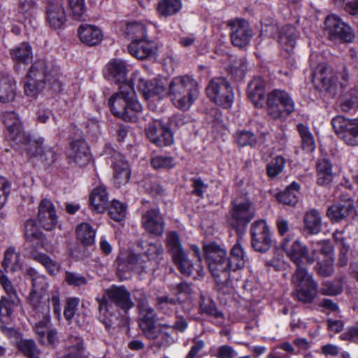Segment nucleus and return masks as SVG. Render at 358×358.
<instances>
[{"mask_svg":"<svg viewBox=\"0 0 358 358\" xmlns=\"http://www.w3.org/2000/svg\"><path fill=\"white\" fill-rule=\"evenodd\" d=\"M133 82L138 84V90L145 99L155 96L160 99L166 94L173 104L181 110H187L199 95L197 81L188 75L173 78L168 91L161 81L155 79L148 81L138 71L134 72Z\"/></svg>","mask_w":358,"mask_h":358,"instance_id":"f257e3e1","label":"nucleus"},{"mask_svg":"<svg viewBox=\"0 0 358 358\" xmlns=\"http://www.w3.org/2000/svg\"><path fill=\"white\" fill-rule=\"evenodd\" d=\"M282 249L297 266V269L292 275V282L295 286V297L304 303L312 302L317 294V283L315 281L313 275L301 264L303 259L308 264H313L315 262L313 245L311 252H309L308 247L299 240L287 237L283 240Z\"/></svg>","mask_w":358,"mask_h":358,"instance_id":"f03ea898","label":"nucleus"},{"mask_svg":"<svg viewBox=\"0 0 358 358\" xmlns=\"http://www.w3.org/2000/svg\"><path fill=\"white\" fill-rule=\"evenodd\" d=\"M134 73L131 78V84L120 86V92L114 93L108 100L112 113L124 121L139 122L143 118V106L136 99L133 82Z\"/></svg>","mask_w":358,"mask_h":358,"instance_id":"7ed1b4c3","label":"nucleus"},{"mask_svg":"<svg viewBox=\"0 0 358 358\" xmlns=\"http://www.w3.org/2000/svg\"><path fill=\"white\" fill-rule=\"evenodd\" d=\"M106 296L99 301V320L108 329L118 320L120 313L113 311L115 306L127 314L134 307L129 292L123 286L113 285L106 291Z\"/></svg>","mask_w":358,"mask_h":358,"instance_id":"20e7f679","label":"nucleus"},{"mask_svg":"<svg viewBox=\"0 0 358 358\" xmlns=\"http://www.w3.org/2000/svg\"><path fill=\"white\" fill-rule=\"evenodd\" d=\"M47 63L44 59L35 61L29 69L24 80V90L27 96L36 98L48 83L54 92L62 90V84L55 73L47 70Z\"/></svg>","mask_w":358,"mask_h":358,"instance_id":"39448f33","label":"nucleus"},{"mask_svg":"<svg viewBox=\"0 0 358 358\" xmlns=\"http://www.w3.org/2000/svg\"><path fill=\"white\" fill-rule=\"evenodd\" d=\"M166 245L171 253L175 264L178 269L185 275H193L194 278L204 275L203 267L197 264L194 268L192 262L187 258V255L182 247L178 235L173 231L167 234Z\"/></svg>","mask_w":358,"mask_h":358,"instance_id":"423d86ee","label":"nucleus"},{"mask_svg":"<svg viewBox=\"0 0 358 358\" xmlns=\"http://www.w3.org/2000/svg\"><path fill=\"white\" fill-rule=\"evenodd\" d=\"M267 113L274 120H283L295 110V103L290 94L282 90L275 89L267 95Z\"/></svg>","mask_w":358,"mask_h":358,"instance_id":"0eeeda50","label":"nucleus"},{"mask_svg":"<svg viewBox=\"0 0 358 358\" xmlns=\"http://www.w3.org/2000/svg\"><path fill=\"white\" fill-rule=\"evenodd\" d=\"M313 255L316 262L315 269L319 275L328 277L334 273V252L329 241L322 240L313 243Z\"/></svg>","mask_w":358,"mask_h":358,"instance_id":"6e6552de","label":"nucleus"},{"mask_svg":"<svg viewBox=\"0 0 358 358\" xmlns=\"http://www.w3.org/2000/svg\"><path fill=\"white\" fill-rule=\"evenodd\" d=\"M136 296L139 310L138 324L145 336L150 340H155L159 336L160 331L156 327V314L154 309L149 305L144 294L137 292Z\"/></svg>","mask_w":358,"mask_h":358,"instance_id":"1a4fd4ad","label":"nucleus"},{"mask_svg":"<svg viewBox=\"0 0 358 358\" xmlns=\"http://www.w3.org/2000/svg\"><path fill=\"white\" fill-rule=\"evenodd\" d=\"M206 94L213 102L222 108H229L234 103V90L225 78L212 79L206 87Z\"/></svg>","mask_w":358,"mask_h":358,"instance_id":"9d476101","label":"nucleus"},{"mask_svg":"<svg viewBox=\"0 0 358 358\" xmlns=\"http://www.w3.org/2000/svg\"><path fill=\"white\" fill-rule=\"evenodd\" d=\"M255 210L248 200L234 201L229 212L228 221L234 229L245 227L255 217Z\"/></svg>","mask_w":358,"mask_h":358,"instance_id":"9b49d317","label":"nucleus"},{"mask_svg":"<svg viewBox=\"0 0 358 358\" xmlns=\"http://www.w3.org/2000/svg\"><path fill=\"white\" fill-rule=\"evenodd\" d=\"M116 262L117 275L121 280L129 278L131 271H143L146 268L141 257L129 251L121 252Z\"/></svg>","mask_w":358,"mask_h":358,"instance_id":"f8f14e48","label":"nucleus"},{"mask_svg":"<svg viewBox=\"0 0 358 358\" xmlns=\"http://www.w3.org/2000/svg\"><path fill=\"white\" fill-rule=\"evenodd\" d=\"M250 233L253 248L260 252L268 251L272 245V239L268 225L264 220H258L251 225Z\"/></svg>","mask_w":358,"mask_h":358,"instance_id":"ddd939ff","label":"nucleus"},{"mask_svg":"<svg viewBox=\"0 0 358 358\" xmlns=\"http://www.w3.org/2000/svg\"><path fill=\"white\" fill-rule=\"evenodd\" d=\"M324 25L331 40L340 39L349 42L353 38L350 27L336 15H328Z\"/></svg>","mask_w":358,"mask_h":358,"instance_id":"4468645a","label":"nucleus"},{"mask_svg":"<svg viewBox=\"0 0 358 358\" xmlns=\"http://www.w3.org/2000/svg\"><path fill=\"white\" fill-rule=\"evenodd\" d=\"M2 120L8 132V136L16 144L23 147L30 140L22 129L21 121L15 112H6L2 114Z\"/></svg>","mask_w":358,"mask_h":358,"instance_id":"2eb2a0df","label":"nucleus"},{"mask_svg":"<svg viewBox=\"0 0 358 358\" xmlns=\"http://www.w3.org/2000/svg\"><path fill=\"white\" fill-rule=\"evenodd\" d=\"M146 135L157 146H168L173 143L171 130L159 120H155L146 129Z\"/></svg>","mask_w":358,"mask_h":358,"instance_id":"dca6fc26","label":"nucleus"},{"mask_svg":"<svg viewBox=\"0 0 358 358\" xmlns=\"http://www.w3.org/2000/svg\"><path fill=\"white\" fill-rule=\"evenodd\" d=\"M31 157H38L45 166H50L56 159L55 153L49 146H43L41 140L30 139L23 147Z\"/></svg>","mask_w":358,"mask_h":358,"instance_id":"f3484780","label":"nucleus"},{"mask_svg":"<svg viewBox=\"0 0 358 358\" xmlns=\"http://www.w3.org/2000/svg\"><path fill=\"white\" fill-rule=\"evenodd\" d=\"M66 13L62 0H48L46 21L53 29H61L66 22Z\"/></svg>","mask_w":358,"mask_h":358,"instance_id":"a211bd4d","label":"nucleus"},{"mask_svg":"<svg viewBox=\"0 0 358 358\" xmlns=\"http://www.w3.org/2000/svg\"><path fill=\"white\" fill-rule=\"evenodd\" d=\"M127 68L126 62L120 59L110 60L106 66L103 71L104 76L109 80L123 85L131 84L127 82Z\"/></svg>","mask_w":358,"mask_h":358,"instance_id":"6ab92c4d","label":"nucleus"},{"mask_svg":"<svg viewBox=\"0 0 358 358\" xmlns=\"http://www.w3.org/2000/svg\"><path fill=\"white\" fill-rule=\"evenodd\" d=\"M229 24L231 27L232 44L238 48L246 46L252 37L248 22L244 20H236L231 21Z\"/></svg>","mask_w":358,"mask_h":358,"instance_id":"aec40b11","label":"nucleus"},{"mask_svg":"<svg viewBox=\"0 0 358 358\" xmlns=\"http://www.w3.org/2000/svg\"><path fill=\"white\" fill-rule=\"evenodd\" d=\"M38 220L41 226L47 231H51L57 226V216L55 206L50 200L44 199L41 201Z\"/></svg>","mask_w":358,"mask_h":358,"instance_id":"412c9836","label":"nucleus"},{"mask_svg":"<svg viewBox=\"0 0 358 358\" xmlns=\"http://www.w3.org/2000/svg\"><path fill=\"white\" fill-rule=\"evenodd\" d=\"M114 182L118 187L128 182L131 171L127 162L120 152H115L111 157Z\"/></svg>","mask_w":358,"mask_h":358,"instance_id":"4be33fe9","label":"nucleus"},{"mask_svg":"<svg viewBox=\"0 0 358 358\" xmlns=\"http://www.w3.org/2000/svg\"><path fill=\"white\" fill-rule=\"evenodd\" d=\"M71 164L79 166L86 164L90 160L89 149L85 141L79 139L73 141L66 151Z\"/></svg>","mask_w":358,"mask_h":358,"instance_id":"5701e85b","label":"nucleus"},{"mask_svg":"<svg viewBox=\"0 0 358 358\" xmlns=\"http://www.w3.org/2000/svg\"><path fill=\"white\" fill-rule=\"evenodd\" d=\"M157 50L154 41L145 38L135 39L128 45L129 52L138 59H145L155 56Z\"/></svg>","mask_w":358,"mask_h":358,"instance_id":"b1692460","label":"nucleus"},{"mask_svg":"<svg viewBox=\"0 0 358 358\" xmlns=\"http://www.w3.org/2000/svg\"><path fill=\"white\" fill-rule=\"evenodd\" d=\"M142 224L145 229L150 234L159 236L164 232L163 217L157 208L148 210L143 215Z\"/></svg>","mask_w":358,"mask_h":358,"instance_id":"393cba45","label":"nucleus"},{"mask_svg":"<svg viewBox=\"0 0 358 358\" xmlns=\"http://www.w3.org/2000/svg\"><path fill=\"white\" fill-rule=\"evenodd\" d=\"M354 211V203L351 199L341 201L329 207L327 211V217L335 222L346 218Z\"/></svg>","mask_w":358,"mask_h":358,"instance_id":"a878e982","label":"nucleus"},{"mask_svg":"<svg viewBox=\"0 0 358 358\" xmlns=\"http://www.w3.org/2000/svg\"><path fill=\"white\" fill-rule=\"evenodd\" d=\"M78 36L80 41L89 46L99 44L103 38L99 28L94 25L83 24L78 29Z\"/></svg>","mask_w":358,"mask_h":358,"instance_id":"bb28decb","label":"nucleus"},{"mask_svg":"<svg viewBox=\"0 0 358 358\" xmlns=\"http://www.w3.org/2000/svg\"><path fill=\"white\" fill-rule=\"evenodd\" d=\"M341 74L332 76L331 69L324 64H320L313 73V81H319L323 84V87L329 89L331 86H336L338 83V76Z\"/></svg>","mask_w":358,"mask_h":358,"instance_id":"cd10ccee","label":"nucleus"},{"mask_svg":"<svg viewBox=\"0 0 358 358\" xmlns=\"http://www.w3.org/2000/svg\"><path fill=\"white\" fill-rule=\"evenodd\" d=\"M90 203L92 210L103 213L108 206V197L106 189L103 186L94 188L90 196Z\"/></svg>","mask_w":358,"mask_h":358,"instance_id":"c85d7f7f","label":"nucleus"},{"mask_svg":"<svg viewBox=\"0 0 358 358\" xmlns=\"http://www.w3.org/2000/svg\"><path fill=\"white\" fill-rule=\"evenodd\" d=\"M264 80L261 77L254 78L248 85V96L256 106L262 105L265 93Z\"/></svg>","mask_w":358,"mask_h":358,"instance_id":"c756f323","label":"nucleus"},{"mask_svg":"<svg viewBox=\"0 0 358 358\" xmlns=\"http://www.w3.org/2000/svg\"><path fill=\"white\" fill-rule=\"evenodd\" d=\"M203 248L208 267L213 269L215 262L227 258V251L215 243H205Z\"/></svg>","mask_w":358,"mask_h":358,"instance_id":"7c9ffc66","label":"nucleus"},{"mask_svg":"<svg viewBox=\"0 0 358 358\" xmlns=\"http://www.w3.org/2000/svg\"><path fill=\"white\" fill-rule=\"evenodd\" d=\"M16 94V83L9 76H3L0 78V101L3 103L14 100Z\"/></svg>","mask_w":358,"mask_h":358,"instance_id":"2f4dec72","label":"nucleus"},{"mask_svg":"<svg viewBox=\"0 0 358 358\" xmlns=\"http://www.w3.org/2000/svg\"><path fill=\"white\" fill-rule=\"evenodd\" d=\"M208 268L218 285H228L229 277L228 270H231V266L227 262V258L215 262L214 269L210 267Z\"/></svg>","mask_w":358,"mask_h":358,"instance_id":"473e14b6","label":"nucleus"},{"mask_svg":"<svg viewBox=\"0 0 358 358\" xmlns=\"http://www.w3.org/2000/svg\"><path fill=\"white\" fill-rule=\"evenodd\" d=\"M297 33L295 27L291 25L284 26L279 34V43L287 52H291L296 44Z\"/></svg>","mask_w":358,"mask_h":358,"instance_id":"72a5a7b5","label":"nucleus"},{"mask_svg":"<svg viewBox=\"0 0 358 358\" xmlns=\"http://www.w3.org/2000/svg\"><path fill=\"white\" fill-rule=\"evenodd\" d=\"M83 341L78 336H70L66 341V352L60 358H87L83 353Z\"/></svg>","mask_w":358,"mask_h":358,"instance_id":"f704fd0d","label":"nucleus"},{"mask_svg":"<svg viewBox=\"0 0 358 358\" xmlns=\"http://www.w3.org/2000/svg\"><path fill=\"white\" fill-rule=\"evenodd\" d=\"M1 265L6 272L20 270L22 268L20 255L13 248H8L4 253Z\"/></svg>","mask_w":358,"mask_h":358,"instance_id":"c9c22d12","label":"nucleus"},{"mask_svg":"<svg viewBox=\"0 0 358 358\" xmlns=\"http://www.w3.org/2000/svg\"><path fill=\"white\" fill-rule=\"evenodd\" d=\"M317 173L319 185L329 184L333 179L332 164L326 159L319 160L317 163Z\"/></svg>","mask_w":358,"mask_h":358,"instance_id":"e433bc0d","label":"nucleus"},{"mask_svg":"<svg viewBox=\"0 0 358 358\" xmlns=\"http://www.w3.org/2000/svg\"><path fill=\"white\" fill-rule=\"evenodd\" d=\"M47 278L43 275H37L32 280L33 291L30 294V303L37 308L38 299L48 287Z\"/></svg>","mask_w":358,"mask_h":358,"instance_id":"4c0bfd02","label":"nucleus"},{"mask_svg":"<svg viewBox=\"0 0 358 358\" xmlns=\"http://www.w3.org/2000/svg\"><path fill=\"white\" fill-rule=\"evenodd\" d=\"M13 60L18 63L26 64L32 59V50L27 43H22L10 50Z\"/></svg>","mask_w":358,"mask_h":358,"instance_id":"58836bf2","label":"nucleus"},{"mask_svg":"<svg viewBox=\"0 0 358 358\" xmlns=\"http://www.w3.org/2000/svg\"><path fill=\"white\" fill-rule=\"evenodd\" d=\"M227 262L231 266V270L236 271L242 268L245 263V252L240 240L234 245L231 250V255Z\"/></svg>","mask_w":358,"mask_h":358,"instance_id":"ea45409f","label":"nucleus"},{"mask_svg":"<svg viewBox=\"0 0 358 358\" xmlns=\"http://www.w3.org/2000/svg\"><path fill=\"white\" fill-rule=\"evenodd\" d=\"M304 224L311 234H317L322 229V217L320 213L313 209L304 216Z\"/></svg>","mask_w":358,"mask_h":358,"instance_id":"a19ab883","label":"nucleus"},{"mask_svg":"<svg viewBox=\"0 0 358 358\" xmlns=\"http://www.w3.org/2000/svg\"><path fill=\"white\" fill-rule=\"evenodd\" d=\"M78 239L85 245H92L94 242L96 231L88 223L79 224L76 230Z\"/></svg>","mask_w":358,"mask_h":358,"instance_id":"79ce46f5","label":"nucleus"},{"mask_svg":"<svg viewBox=\"0 0 358 358\" xmlns=\"http://www.w3.org/2000/svg\"><path fill=\"white\" fill-rule=\"evenodd\" d=\"M335 242L340 246L339 264L345 266L348 262V255L350 246L343 231H336L333 234Z\"/></svg>","mask_w":358,"mask_h":358,"instance_id":"37998d69","label":"nucleus"},{"mask_svg":"<svg viewBox=\"0 0 358 358\" xmlns=\"http://www.w3.org/2000/svg\"><path fill=\"white\" fill-rule=\"evenodd\" d=\"M297 129L301 138L303 150L307 152H313L315 150L316 145L313 136L308 127L303 124H299Z\"/></svg>","mask_w":358,"mask_h":358,"instance_id":"c03bdc74","label":"nucleus"},{"mask_svg":"<svg viewBox=\"0 0 358 358\" xmlns=\"http://www.w3.org/2000/svg\"><path fill=\"white\" fill-rule=\"evenodd\" d=\"M235 142L241 147H254L257 142V136L250 130L240 129L234 135Z\"/></svg>","mask_w":358,"mask_h":358,"instance_id":"a18cd8bd","label":"nucleus"},{"mask_svg":"<svg viewBox=\"0 0 358 358\" xmlns=\"http://www.w3.org/2000/svg\"><path fill=\"white\" fill-rule=\"evenodd\" d=\"M182 8L180 0H162L158 3V11L164 16L177 13Z\"/></svg>","mask_w":358,"mask_h":358,"instance_id":"49530a36","label":"nucleus"},{"mask_svg":"<svg viewBox=\"0 0 358 358\" xmlns=\"http://www.w3.org/2000/svg\"><path fill=\"white\" fill-rule=\"evenodd\" d=\"M33 258L41 264L50 275H56L59 270L60 265L58 262L51 259L44 253H36L33 255Z\"/></svg>","mask_w":358,"mask_h":358,"instance_id":"de8ad7c7","label":"nucleus"},{"mask_svg":"<svg viewBox=\"0 0 358 358\" xmlns=\"http://www.w3.org/2000/svg\"><path fill=\"white\" fill-rule=\"evenodd\" d=\"M15 299L2 296L0 300V320L7 323L10 320L15 308Z\"/></svg>","mask_w":358,"mask_h":358,"instance_id":"09e8293b","label":"nucleus"},{"mask_svg":"<svg viewBox=\"0 0 358 358\" xmlns=\"http://www.w3.org/2000/svg\"><path fill=\"white\" fill-rule=\"evenodd\" d=\"M358 108V90L352 89L345 95L343 101L341 103L342 111L348 113L352 110L355 111Z\"/></svg>","mask_w":358,"mask_h":358,"instance_id":"8fccbe9b","label":"nucleus"},{"mask_svg":"<svg viewBox=\"0 0 358 358\" xmlns=\"http://www.w3.org/2000/svg\"><path fill=\"white\" fill-rule=\"evenodd\" d=\"M124 33L131 40L141 39L145 37L146 29L143 24L141 22L127 23L124 28Z\"/></svg>","mask_w":358,"mask_h":358,"instance_id":"3c124183","label":"nucleus"},{"mask_svg":"<svg viewBox=\"0 0 358 358\" xmlns=\"http://www.w3.org/2000/svg\"><path fill=\"white\" fill-rule=\"evenodd\" d=\"M343 141L349 145H358V117L350 120L348 132L343 136Z\"/></svg>","mask_w":358,"mask_h":358,"instance_id":"603ef678","label":"nucleus"},{"mask_svg":"<svg viewBox=\"0 0 358 358\" xmlns=\"http://www.w3.org/2000/svg\"><path fill=\"white\" fill-rule=\"evenodd\" d=\"M67 1L69 8L72 13L73 17L77 20L84 19L86 12V6L85 0H62V2Z\"/></svg>","mask_w":358,"mask_h":358,"instance_id":"864d4df0","label":"nucleus"},{"mask_svg":"<svg viewBox=\"0 0 358 358\" xmlns=\"http://www.w3.org/2000/svg\"><path fill=\"white\" fill-rule=\"evenodd\" d=\"M144 248L148 259L158 263L164 251L162 245L160 243H148Z\"/></svg>","mask_w":358,"mask_h":358,"instance_id":"5fc2aeb1","label":"nucleus"},{"mask_svg":"<svg viewBox=\"0 0 358 358\" xmlns=\"http://www.w3.org/2000/svg\"><path fill=\"white\" fill-rule=\"evenodd\" d=\"M19 348L28 358H39L40 350L32 340L21 341Z\"/></svg>","mask_w":358,"mask_h":358,"instance_id":"6e6d98bb","label":"nucleus"},{"mask_svg":"<svg viewBox=\"0 0 358 358\" xmlns=\"http://www.w3.org/2000/svg\"><path fill=\"white\" fill-rule=\"evenodd\" d=\"M285 165V158L282 156H277L269 164H268L266 167L267 174L271 178L277 176L283 171Z\"/></svg>","mask_w":358,"mask_h":358,"instance_id":"4d7b16f0","label":"nucleus"},{"mask_svg":"<svg viewBox=\"0 0 358 358\" xmlns=\"http://www.w3.org/2000/svg\"><path fill=\"white\" fill-rule=\"evenodd\" d=\"M350 120L341 115L334 117L331 120L332 127L335 132L343 139V136L348 132Z\"/></svg>","mask_w":358,"mask_h":358,"instance_id":"13d9d810","label":"nucleus"},{"mask_svg":"<svg viewBox=\"0 0 358 358\" xmlns=\"http://www.w3.org/2000/svg\"><path fill=\"white\" fill-rule=\"evenodd\" d=\"M110 217L116 221L122 220L126 215V206L121 202L113 200L109 208Z\"/></svg>","mask_w":358,"mask_h":358,"instance_id":"bf43d9fd","label":"nucleus"},{"mask_svg":"<svg viewBox=\"0 0 358 358\" xmlns=\"http://www.w3.org/2000/svg\"><path fill=\"white\" fill-rule=\"evenodd\" d=\"M65 282L70 286L80 287L87 283V280L83 275L71 271H66L64 275Z\"/></svg>","mask_w":358,"mask_h":358,"instance_id":"052dcab7","label":"nucleus"},{"mask_svg":"<svg viewBox=\"0 0 358 358\" xmlns=\"http://www.w3.org/2000/svg\"><path fill=\"white\" fill-rule=\"evenodd\" d=\"M175 164L174 159L169 156H156L151 160L152 166L156 169H171L174 166Z\"/></svg>","mask_w":358,"mask_h":358,"instance_id":"680f3d73","label":"nucleus"},{"mask_svg":"<svg viewBox=\"0 0 358 358\" xmlns=\"http://www.w3.org/2000/svg\"><path fill=\"white\" fill-rule=\"evenodd\" d=\"M25 236L30 241L41 238L42 233L37 227L35 221L32 219L28 220L25 224Z\"/></svg>","mask_w":358,"mask_h":358,"instance_id":"e2e57ef3","label":"nucleus"},{"mask_svg":"<svg viewBox=\"0 0 358 358\" xmlns=\"http://www.w3.org/2000/svg\"><path fill=\"white\" fill-rule=\"evenodd\" d=\"M49 303L52 306L53 312L55 317L59 319L61 317V303H60V294L58 289L52 290L48 298Z\"/></svg>","mask_w":358,"mask_h":358,"instance_id":"0e129e2a","label":"nucleus"},{"mask_svg":"<svg viewBox=\"0 0 358 358\" xmlns=\"http://www.w3.org/2000/svg\"><path fill=\"white\" fill-rule=\"evenodd\" d=\"M342 290V286L339 282L335 284L329 281H325L322 284L320 292L324 295L334 296L341 294Z\"/></svg>","mask_w":358,"mask_h":358,"instance_id":"69168bd1","label":"nucleus"},{"mask_svg":"<svg viewBox=\"0 0 358 358\" xmlns=\"http://www.w3.org/2000/svg\"><path fill=\"white\" fill-rule=\"evenodd\" d=\"M277 199L279 202L288 206H294L297 203L296 194L290 191V189H285L283 192H280L277 196Z\"/></svg>","mask_w":358,"mask_h":358,"instance_id":"338daca9","label":"nucleus"},{"mask_svg":"<svg viewBox=\"0 0 358 358\" xmlns=\"http://www.w3.org/2000/svg\"><path fill=\"white\" fill-rule=\"evenodd\" d=\"M79 304V299L77 298H69L66 301L64 315L66 320H71L77 310Z\"/></svg>","mask_w":358,"mask_h":358,"instance_id":"774afa93","label":"nucleus"}]
</instances>
